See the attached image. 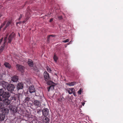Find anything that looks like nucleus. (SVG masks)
<instances>
[{"label":"nucleus","instance_id":"obj_9","mask_svg":"<svg viewBox=\"0 0 123 123\" xmlns=\"http://www.w3.org/2000/svg\"><path fill=\"white\" fill-rule=\"evenodd\" d=\"M35 90L33 86H30L29 88V92L30 93H32L35 92Z\"/></svg>","mask_w":123,"mask_h":123},{"label":"nucleus","instance_id":"obj_4","mask_svg":"<svg viewBox=\"0 0 123 123\" xmlns=\"http://www.w3.org/2000/svg\"><path fill=\"white\" fill-rule=\"evenodd\" d=\"M9 110L13 113H15L17 111V108L14 106H12L11 105H10L9 106Z\"/></svg>","mask_w":123,"mask_h":123},{"label":"nucleus","instance_id":"obj_30","mask_svg":"<svg viewBox=\"0 0 123 123\" xmlns=\"http://www.w3.org/2000/svg\"><path fill=\"white\" fill-rule=\"evenodd\" d=\"M30 98L28 97H27L26 98L25 100L26 101H29L30 100Z\"/></svg>","mask_w":123,"mask_h":123},{"label":"nucleus","instance_id":"obj_36","mask_svg":"<svg viewBox=\"0 0 123 123\" xmlns=\"http://www.w3.org/2000/svg\"><path fill=\"white\" fill-rule=\"evenodd\" d=\"M22 23V21H19V22H17L16 23V25H17V26H18V24H21Z\"/></svg>","mask_w":123,"mask_h":123},{"label":"nucleus","instance_id":"obj_45","mask_svg":"<svg viewBox=\"0 0 123 123\" xmlns=\"http://www.w3.org/2000/svg\"><path fill=\"white\" fill-rule=\"evenodd\" d=\"M3 25H1L0 27V28H1H1H2L3 27Z\"/></svg>","mask_w":123,"mask_h":123},{"label":"nucleus","instance_id":"obj_5","mask_svg":"<svg viewBox=\"0 0 123 123\" xmlns=\"http://www.w3.org/2000/svg\"><path fill=\"white\" fill-rule=\"evenodd\" d=\"M0 84L4 88L3 89H5V88H6L8 85L9 84L8 82L5 81H2L0 82Z\"/></svg>","mask_w":123,"mask_h":123},{"label":"nucleus","instance_id":"obj_8","mask_svg":"<svg viewBox=\"0 0 123 123\" xmlns=\"http://www.w3.org/2000/svg\"><path fill=\"white\" fill-rule=\"evenodd\" d=\"M33 103L35 106L38 107L40 106L41 103L38 100H35L34 101Z\"/></svg>","mask_w":123,"mask_h":123},{"label":"nucleus","instance_id":"obj_22","mask_svg":"<svg viewBox=\"0 0 123 123\" xmlns=\"http://www.w3.org/2000/svg\"><path fill=\"white\" fill-rule=\"evenodd\" d=\"M5 45H4V44H3V45L0 47V53H1L4 50Z\"/></svg>","mask_w":123,"mask_h":123},{"label":"nucleus","instance_id":"obj_11","mask_svg":"<svg viewBox=\"0 0 123 123\" xmlns=\"http://www.w3.org/2000/svg\"><path fill=\"white\" fill-rule=\"evenodd\" d=\"M23 84L22 83H19L17 85V88L18 90L22 89L23 88Z\"/></svg>","mask_w":123,"mask_h":123},{"label":"nucleus","instance_id":"obj_33","mask_svg":"<svg viewBox=\"0 0 123 123\" xmlns=\"http://www.w3.org/2000/svg\"><path fill=\"white\" fill-rule=\"evenodd\" d=\"M58 18L60 20H61L62 19V16H58Z\"/></svg>","mask_w":123,"mask_h":123},{"label":"nucleus","instance_id":"obj_12","mask_svg":"<svg viewBox=\"0 0 123 123\" xmlns=\"http://www.w3.org/2000/svg\"><path fill=\"white\" fill-rule=\"evenodd\" d=\"M2 114L5 115H7L9 112V110L8 109L5 108L2 110Z\"/></svg>","mask_w":123,"mask_h":123},{"label":"nucleus","instance_id":"obj_42","mask_svg":"<svg viewBox=\"0 0 123 123\" xmlns=\"http://www.w3.org/2000/svg\"><path fill=\"white\" fill-rule=\"evenodd\" d=\"M22 15L21 14L19 16V18L21 19V18H22Z\"/></svg>","mask_w":123,"mask_h":123},{"label":"nucleus","instance_id":"obj_40","mask_svg":"<svg viewBox=\"0 0 123 123\" xmlns=\"http://www.w3.org/2000/svg\"><path fill=\"white\" fill-rule=\"evenodd\" d=\"M53 18H51V19H50L49 20V22H51L53 20Z\"/></svg>","mask_w":123,"mask_h":123},{"label":"nucleus","instance_id":"obj_49","mask_svg":"<svg viewBox=\"0 0 123 123\" xmlns=\"http://www.w3.org/2000/svg\"><path fill=\"white\" fill-rule=\"evenodd\" d=\"M2 16V15L1 14H0V18Z\"/></svg>","mask_w":123,"mask_h":123},{"label":"nucleus","instance_id":"obj_18","mask_svg":"<svg viewBox=\"0 0 123 123\" xmlns=\"http://www.w3.org/2000/svg\"><path fill=\"white\" fill-rule=\"evenodd\" d=\"M76 82H73L71 83H67L66 84L70 86H74L76 84Z\"/></svg>","mask_w":123,"mask_h":123},{"label":"nucleus","instance_id":"obj_38","mask_svg":"<svg viewBox=\"0 0 123 123\" xmlns=\"http://www.w3.org/2000/svg\"><path fill=\"white\" fill-rule=\"evenodd\" d=\"M47 69L48 71L49 72H50L51 71V70L49 68V69L48 68Z\"/></svg>","mask_w":123,"mask_h":123},{"label":"nucleus","instance_id":"obj_48","mask_svg":"<svg viewBox=\"0 0 123 123\" xmlns=\"http://www.w3.org/2000/svg\"><path fill=\"white\" fill-rule=\"evenodd\" d=\"M21 19L19 18L18 19V20L19 21Z\"/></svg>","mask_w":123,"mask_h":123},{"label":"nucleus","instance_id":"obj_1","mask_svg":"<svg viewBox=\"0 0 123 123\" xmlns=\"http://www.w3.org/2000/svg\"><path fill=\"white\" fill-rule=\"evenodd\" d=\"M10 96L9 92H4L3 88L0 89V101L2 100V98H8Z\"/></svg>","mask_w":123,"mask_h":123},{"label":"nucleus","instance_id":"obj_13","mask_svg":"<svg viewBox=\"0 0 123 123\" xmlns=\"http://www.w3.org/2000/svg\"><path fill=\"white\" fill-rule=\"evenodd\" d=\"M3 101L4 103L6 105H9L11 102L10 100L8 99L7 98H6L3 100Z\"/></svg>","mask_w":123,"mask_h":123},{"label":"nucleus","instance_id":"obj_24","mask_svg":"<svg viewBox=\"0 0 123 123\" xmlns=\"http://www.w3.org/2000/svg\"><path fill=\"white\" fill-rule=\"evenodd\" d=\"M48 85H52L54 84V83L51 81L48 80L47 81H46Z\"/></svg>","mask_w":123,"mask_h":123},{"label":"nucleus","instance_id":"obj_37","mask_svg":"<svg viewBox=\"0 0 123 123\" xmlns=\"http://www.w3.org/2000/svg\"><path fill=\"white\" fill-rule=\"evenodd\" d=\"M3 105V103L1 102H0V108H1V107H2Z\"/></svg>","mask_w":123,"mask_h":123},{"label":"nucleus","instance_id":"obj_26","mask_svg":"<svg viewBox=\"0 0 123 123\" xmlns=\"http://www.w3.org/2000/svg\"><path fill=\"white\" fill-rule=\"evenodd\" d=\"M53 59L54 60V61L55 62H56L58 58V57L56 56L55 54H54V55L53 57Z\"/></svg>","mask_w":123,"mask_h":123},{"label":"nucleus","instance_id":"obj_6","mask_svg":"<svg viewBox=\"0 0 123 123\" xmlns=\"http://www.w3.org/2000/svg\"><path fill=\"white\" fill-rule=\"evenodd\" d=\"M43 115L45 117H46L49 114V110L46 108H44L42 110Z\"/></svg>","mask_w":123,"mask_h":123},{"label":"nucleus","instance_id":"obj_19","mask_svg":"<svg viewBox=\"0 0 123 123\" xmlns=\"http://www.w3.org/2000/svg\"><path fill=\"white\" fill-rule=\"evenodd\" d=\"M4 65L6 68L10 69L11 67L10 65L8 62H5L4 63Z\"/></svg>","mask_w":123,"mask_h":123},{"label":"nucleus","instance_id":"obj_50","mask_svg":"<svg viewBox=\"0 0 123 123\" xmlns=\"http://www.w3.org/2000/svg\"><path fill=\"white\" fill-rule=\"evenodd\" d=\"M65 47H66L67 46V45H65Z\"/></svg>","mask_w":123,"mask_h":123},{"label":"nucleus","instance_id":"obj_16","mask_svg":"<svg viewBox=\"0 0 123 123\" xmlns=\"http://www.w3.org/2000/svg\"><path fill=\"white\" fill-rule=\"evenodd\" d=\"M18 80V77L16 76H14L12 78V80L14 82H17Z\"/></svg>","mask_w":123,"mask_h":123},{"label":"nucleus","instance_id":"obj_47","mask_svg":"<svg viewBox=\"0 0 123 123\" xmlns=\"http://www.w3.org/2000/svg\"><path fill=\"white\" fill-rule=\"evenodd\" d=\"M71 42H72V41H70L69 43H68V45H69V44H70L71 43Z\"/></svg>","mask_w":123,"mask_h":123},{"label":"nucleus","instance_id":"obj_3","mask_svg":"<svg viewBox=\"0 0 123 123\" xmlns=\"http://www.w3.org/2000/svg\"><path fill=\"white\" fill-rule=\"evenodd\" d=\"M44 77L46 81L49 80L50 77L49 74L47 72H45L43 73Z\"/></svg>","mask_w":123,"mask_h":123},{"label":"nucleus","instance_id":"obj_7","mask_svg":"<svg viewBox=\"0 0 123 123\" xmlns=\"http://www.w3.org/2000/svg\"><path fill=\"white\" fill-rule=\"evenodd\" d=\"M16 68L17 70L21 71L22 73L24 71L25 68L23 66L19 64H17L16 65Z\"/></svg>","mask_w":123,"mask_h":123},{"label":"nucleus","instance_id":"obj_27","mask_svg":"<svg viewBox=\"0 0 123 123\" xmlns=\"http://www.w3.org/2000/svg\"><path fill=\"white\" fill-rule=\"evenodd\" d=\"M8 36V34H7L6 36V37H5L4 38V42L3 43V44H4V45H5V43H6V39L7 38V37Z\"/></svg>","mask_w":123,"mask_h":123},{"label":"nucleus","instance_id":"obj_2","mask_svg":"<svg viewBox=\"0 0 123 123\" xmlns=\"http://www.w3.org/2000/svg\"><path fill=\"white\" fill-rule=\"evenodd\" d=\"M15 86L12 84H9L7 88H6L7 90L11 92H12L15 88Z\"/></svg>","mask_w":123,"mask_h":123},{"label":"nucleus","instance_id":"obj_35","mask_svg":"<svg viewBox=\"0 0 123 123\" xmlns=\"http://www.w3.org/2000/svg\"><path fill=\"white\" fill-rule=\"evenodd\" d=\"M37 113H40L41 112V110L40 109H38L37 110Z\"/></svg>","mask_w":123,"mask_h":123},{"label":"nucleus","instance_id":"obj_41","mask_svg":"<svg viewBox=\"0 0 123 123\" xmlns=\"http://www.w3.org/2000/svg\"><path fill=\"white\" fill-rule=\"evenodd\" d=\"M50 37V35H48L47 37V38L49 39Z\"/></svg>","mask_w":123,"mask_h":123},{"label":"nucleus","instance_id":"obj_32","mask_svg":"<svg viewBox=\"0 0 123 123\" xmlns=\"http://www.w3.org/2000/svg\"><path fill=\"white\" fill-rule=\"evenodd\" d=\"M81 92H82L81 90V89H79V90L78 92V93L79 94H81Z\"/></svg>","mask_w":123,"mask_h":123},{"label":"nucleus","instance_id":"obj_29","mask_svg":"<svg viewBox=\"0 0 123 123\" xmlns=\"http://www.w3.org/2000/svg\"><path fill=\"white\" fill-rule=\"evenodd\" d=\"M71 91H72V93L75 96H76V94L75 92V90L74 88H71Z\"/></svg>","mask_w":123,"mask_h":123},{"label":"nucleus","instance_id":"obj_14","mask_svg":"<svg viewBox=\"0 0 123 123\" xmlns=\"http://www.w3.org/2000/svg\"><path fill=\"white\" fill-rule=\"evenodd\" d=\"M28 64L29 66L31 67H33L34 64L33 61L30 59H29L28 61Z\"/></svg>","mask_w":123,"mask_h":123},{"label":"nucleus","instance_id":"obj_17","mask_svg":"<svg viewBox=\"0 0 123 123\" xmlns=\"http://www.w3.org/2000/svg\"><path fill=\"white\" fill-rule=\"evenodd\" d=\"M12 22V21L11 20H9L8 21L5 27L4 28V30H5L6 28L8 27L11 23Z\"/></svg>","mask_w":123,"mask_h":123},{"label":"nucleus","instance_id":"obj_15","mask_svg":"<svg viewBox=\"0 0 123 123\" xmlns=\"http://www.w3.org/2000/svg\"><path fill=\"white\" fill-rule=\"evenodd\" d=\"M14 35L12 34H11L9 36L8 38V43H11L13 37Z\"/></svg>","mask_w":123,"mask_h":123},{"label":"nucleus","instance_id":"obj_39","mask_svg":"<svg viewBox=\"0 0 123 123\" xmlns=\"http://www.w3.org/2000/svg\"><path fill=\"white\" fill-rule=\"evenodd\" d=\"M50 37H55V35H50Z\"/></svg>","mask_w":123,"mask_h":123},{"label":"nucleus","instance_id":"obj_43","mask_svg":"<svg viewBox=\"0 0 123 123\" xmlns=\"http://www.w3.org/2000/svg\"><path fill=\"white\" fill-rule=\"evenodd\" d=\"M35 71H36L37 72H38L39 71L38 69H36V70H35Z\"/></svg>","mask_w":123,"mask_h":123},{"label":"nucleus","instance_id":"obj_28","mask_svg":"<svg viewBox=\"0 0 123 123\" xmlns=\"http://www.w3.org/2000/svg\"><path fill=\"white\" fill-rule=\"evenodd\" d=\"M54 86L53 85H52L50 86L49 87V89L48 90V91H49V90L50 89H51L52 90L54 89Z\"/></svg>","mask_w":123,"mask_h":123},{"label":"nucleus","instance_id":"obj_44","mask_svg":"<svg viewBox=\"0 0 123 123\" xmlns=\"http://www.w3.org/2000/svg\"><path fill=\"white\" fill-rule=\"evenodd\" d=\"M85 104V103L84 102H82V104L83 106H84V104Z\"/></svg>","mask_w":123,"mask_h":123},{"label":"nucleus","instance_id":"obj_23","mask_svg":"<svg viewBox=\"0 0 123 123\" xmlns=\"http://www.w3.org/2000/svg\"><path fill=\"white\" fill-rule=\"evenodd\" d=\"M10 99L11 100H13V101H14L16 100V97L15 96V95L11 96Z\"/></svg>","mask_w":123,"mask_h":123},{"label":"nucleus","instance_id":"obj_25","mask_svg":"<svg viewBox=\"0 0 123 123\" xmlns=\"http://www.w3.org/2000/svg\"><path fill=\"white\" fill-rule=\"evenodd\" d=\"M71 88H68L67 89H66V91H67L68 92V93L70 94H72V91H71Z\"/></svg>","mask_w":123,"mask_h":123},{"label":"nucleus","instance_id":"obj_20","mask_svg":"<svg viewBox=\"0 0 123 123\" xmlns=\"http://www.w3.org/2000/svg\"><path fill=\"white\" fill-rule=\"evenodd\" d=\"M43 121L45 123H49V119L46 117H44L43 118Z\"/></svg>","mask_w":123,"mask_h":123},{"label":"nucleus","instance_id":"obj_31","mask_svg":"<svg viewBox=\"0 0 123 123\" xmlns=\"http://www.w3.org/2000/svg\"><path fill=\"white\" fill-rule=\"evenodd\" d=\"M69 41V39H67L63 41L62 42L64 43H66L67 42H68Z\"/></svg>","mask_w":123,"mask_h":123},{"label":"nucleus","instance_id":"obj_46","mask_svg":"<svg viewBox=\"0 0 123 123\" xmlns=\"http://www.w3.org/2000/svg\"><path fill=\"white\" fill-rule=\"evenodd\" d=\"M47 41L49 43V39L47 38Z\"/></svg>","mask_w":123,"mask_h":123},{"label":"nucleus","instance_id":"obj_34","mask_svg":"<svg viewBox=\"0 0 123 123\" xmlns=\"http://www.w3.org/2000/svg\"><path fill=\"white\" fill-rule=\"evenodd\" d=\"M7 21L6 20L2 24V25H3V26L5 25Z\"/></svg>","mask_w":123,"mask_h":123},{"label":"nucleus","instance_id":"obj_10","mask_svg":"<svg viewBox=\"0 0 123 123\" xmlns=\"http://www.w3.org/2000/svg\"><path fill=\"white\" fill-rule=\"evenodd\" d=\"M25 16L26 18L25 20L22 22L23 23H24L29 19V18L30 17V13L29 12H27Z\"/></svg>","mask_w":123,"mask_h":123},{"label":"nucleus","instance_id":"obj_21","mask_svg":"<svg viewBox=\"0 0 123 123\" xmlns=\"http://www.w3.org/2000/svg\"><path fill=\"white\" fill-rule=\"evenodd\" d=\"M5 116L3 114H0V121H3L4 120Z\"/></svg>","mask_w":123,"mask_h":123}]
</instances>
